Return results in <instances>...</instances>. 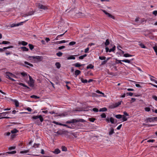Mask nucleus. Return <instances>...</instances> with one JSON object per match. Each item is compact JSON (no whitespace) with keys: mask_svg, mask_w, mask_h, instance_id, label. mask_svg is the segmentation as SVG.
<instances>
[{"mask_svg":"<svg viewBox=\"0 0 157 157\" xmlns=\"http://www.w3.org/2000/svg\"><path fill=\"white\" fill-rule=\"evenodd\" d=\"M32 119L33 120H37L39 119L41 122H42L44 121V118L41 115L33 116L32 117Z\"/></svg>","mask_w":157,"mask_h":157,"instance_id":"f257e3e1","label":"nucleus"},{"mask_svg":"<svg viewBox=\"0 0 157 157\" xmlns=\"http://www.w3.org/2000/svg\"><path fill=\"white\" fill-rule=\"evenodd\" d=\"M32 58L35 59V61H36H36L37 62L41 61L43 59V57L42 56H32Z\"/></svg>","mask_w":157,"mask_h":157,"instance_id":"f03ea898","label":"nucleus"},{"mask_svg":"<svg viewBox=\"0 0 157 157\" xmlns=\"http://www.w3.org/2000/svg\"><path fill=\"white\" fill-rule=\"evenodd\" d=\"M36 6L39 9H42L44 10H45L48 9L47 6L42 5L40 3H37Z\"/></svg>","mask_w":157,"mask_h":157,"instance_id":"7ed1b4c3","label":"nucleus"},{"mask_svg":"<svg viewBox=\"0 0 157 157\" xmlns=\"http://www.w3.org/2000/svg\"><path fill=\"white\" fill-rule=\"evenodd\" d=\"M6 77L10 79V78H11V77H16L14 75L8 72L6 73Z\"/></svg>","mask_w":157,"mask_h":157,"instance_id":"20e7f679","label":"nucleus"},{"mask_svg":"<svg viewBox=\"0 0 157 157\" xmlns=\"http://www.w3.org/2000/svg\"><path fill=\"white\" fill-rule=\"evenodd\" d=\"M103 12L106 15H107L109 17L111 18H112L114 19L115 18V17L112 16V15H111L109 13H108L106 11H105V10H102Z\"/></svg>","mask_w":157,"mask_h":157,"instance_id":"39448f33","label":"nucleus"},{"mask_svg":"<svg viewBox=\"0 0 157 157\" xmlns=\"http://www.w3.org/2000/svg\"><path fill=\"white\" fill-rule=\"evenodd\" d=\"M121 104V101H119L117 102V103H116L114 104L112 106V107L111 108H114L116 107H117L119 106V105H120Z\"/></svg>","mask_w":157,"mask_h":157,"instance_id":"423d86ee","label":"nucleus"},{"mask_svg":"<svg viewBox=\"0 0 157 157\" xmlns=\"http://www.w3.org/2000/svg\"><path fill=\"white\" fill-rule=\"evenodd\" d=\"M34 80L33 79L32 80H29V82H28L29 85L31 87H33L34 86Z\"/></svg>","mask_w":157,"mask_h":157,"instance_id":"0eeeda50","label":"nucleus"},{"mask_svg":"<svg viewBox=\"0 0 157 157\" xmlns=\"http://www.w3.org/2000/svg\"><path fill=\"white\" fill-rule=\"evenodd\" d=\"M76 119H73L71 120L70 121H67L66 122V124H71L74 123L75 122H76Z\"/></svg>","mask_w":157,"mask_h":157,"instance_id":"6e6552de","label":"nucleus"},{"mask_svg":"<svg viewBox=\"0 0 157 157\" xmlns=\"http://www.w3.org/2000/svg\"><path fill=\"white\" fill-rule=\"evenodd\" d=\"M23 22H21L20 23H18V24H13L10 25V27L11 28H12V27H14L18 26L19 25H21V24L22 23H23Z\"/></svg>","mask_w":157,"mask_h":157,"instance_id":"1a4fd4ad","label":"nucleus"},{"mask_svg":"<svg viewBox=\"0 0 157 157\" xmlns=\"http://www.w3.org/2000/svg\"><path fill=\"white\" fill-rule=\"evenodd\" d=\"M81 73V71L79 70H75V77H77L78 75Z\"/></svg>","mask_w":157,"mask_h":157,"instance_id":"9d476101","label":"nucleus"},{"mask_svg":"<svg viewBox=\"0 0 157 157\" xmlns=\"http://www.w3.org/2000/svg\"><path fill=\"white\" fill-rule=\"evenodd\" d=\"M18 84L19 85L21 86H23L24 87H25L27 89H29L30 88L27 86L25 84H23V83H22L19 82V83H18Z\"/></svg>","mask_w":157,"mask_h":157,"instance_id":"9b49d317","label":"nucleus"},{"mask_svg":"<svg viewBox=\"0 0 157 157\" xmlns=\"http://www.w3.org/2000/svg\"><path fill=\"white\" fill-rule=\"evenodd\" d=\"M114 133V129L113 128H111L110 129V131L109 132V135L110 136L112 135Z\"/></svg>","mask_w":157,"mask_h":157,"instance_id":"f8f14e48","label":"nucleus"},{"mask_svg":"<svg viewBox=\"0 0 157 157\" xmlns=\"http://www.w3.org/2000/svg\"><path fill=\"white\" fill-rule=\"evenodd\" d=\"M21 48L23 51H28L29 50V49L25 47H21Z\"/></svg>","mask_w":157,"mask_h":157,"instance_id":"ddd939ff","label":"nucleus"},{"mask_svg":"<svg viewBox=\"0 0 157 157\" xmlns=\"http://www.w3.org/2000/svg\"><path fill=\"white\" fill-rule=\"evenodd\" d=\"M133 60V59H132L130 60H128V59H124V60H122V61L123 62H124L125 63H130L131 61L132 60Z\"/></svg>","mask_w":157,"mask_h":157,"instance_id":"4468645a","label":"nucleus"},{"mask_svg":"<svg viewBox=\"0 0 157 157\" xmlns=\"http://www.w3.org/2000/svg\"><path fill=\"white\" fill-rule=\"evenodd\" d=\"M94 67V66L92 64H90L88 65L86 67L87 69H93Z\"/></svg>","mask_w":157,"mask_h":157,"instance_id":"2eb2a0df","label":"nucleus"},{"mask_svg":"<svg viewBox=\"0 0 157 157\" xmlns=\"http://www.w3.org/2000/svg\"><path fill=\"white\" fill-rule=\"evenodd\" d=\"M18 132V131L16 128H14L11 131V132L12 134Z\"/></svg>","mask_w":157,"mask_h":157,"instance_id":"dca6fc26","label":"nucleus"},{"mask_svg":"<svg viewBox=\"0 0 157 157\" xmlns=\"http://www.w3.org/2000/svg\"><path fill=\"white\" fill-rule=\"evenodd\" d=\"M107 111V109L105 107H104L100 109L99 110V112H105Z\"/></svg>","mask_w":157,"mask_h":157,"instance_id":"f3484780","label":"nucleus"},{"mask_svg":"<svg viewBox=\"0 0 157 157\" xmlns=\"http://www.w3.org/2000/svg\"><path fill=\"white\" fill-rule=\"evenodd\" d=\"M34 12L33 11H31L28 12L26 13V16L32 15L34 14Z\"/></svg>","mask_w":157,"mask_h":157,"instance_id":"a211bd4d","label":"nucleus"},{"mask_svg":"<svg viewBox=\"0 0 157 157\" xmlns=\"http://www.w3.org/2000/svg\"><path fill=\"white\" fill-rule=\"evenodd\" d=\"M153 117H151V118H148L147 119V122H151V121H154V120Z\"/></svg>","mask_w":157,"mask_h":157,"instance_id":"6ab92c4d","label":"nucleus"},{"mask_svg":"<svg viewBox=\"0 0 157 157\" xmlns=\"http://www.w3.org/2000/svg\"><path fill=\"white\" fill-rule=\"evenodd\" d=\"M73 65L76 67H79L81 66H82V64H81L78 63H77L74 64Z\"/></svg>","mask_w":157,"mask_h":157,"instance_id":"aec40b11","label":"nucleus"},{"mask_svg":"<svg viewBox=\"0 0 157 157\" xmlns=\"http://www.w3.org/2000/svg\"><path fill=\"white\" fill-rule=\"evenodd\" d=\"M13 101L15 103V106L17 107L19 106V103L18 101L17 100H14Z\"/></svg>","mask_w":157,"mask_h":157,"instance_id":"412c9836","label":"nucleus"},{"mask_svg":"<svg viewBox=\"0 0 157 157\" xmlns=\"http://www.w3.org/2000/svg\"><path fill=\"white\" fill-rule=\"evenodd\" d=\"M60 151L58 149H56L53 152L55 154H58L60 153Z\"/></svg>","mask_w":157,"mask_h":157,"instance_id":"4be33fe9","label":"nucleus"},{"mask_svg":"<svg viewBox=\"0 0 157 157\" xmlns=\"http://www.w3.org/2000/svg\"><path fill=\"white\" fill-rule=\"evenodd\" d=\"M55 65L56 67L58 68L59 69L61 67V65L60 63L59 62H57L56 63Z\"/></svg>","mask_w":157,"mask_h":157,"instance_id":"5701e85b","label":"nucleus"},{"mask_svg":"<svg viewBox=\"0 0 157 157\" xmlns=\"http://www.w3.org/2000/svg\"><path fill=\"white\" fill-rule=\"evenodd\" d=\"M114 119L112 117H111L110 118V121L111 122V123L112 124H114Z\"/></svg>","mask_w":157,"mask_h":157,"instance_id":"b1692460","label":"nucleus"},{"mask_svg":"<svg viewBox=\"0 0 157 157\" xmlns=\"http://www.w3.org/2000/svg\"><path fill=\"white\" fill-rule=\"evenodd\" d=\"M76 122H84L85 121L84 120L82 119H80L78 120L76 119Z\"/></svg>","mask_w":157,"mask_h":157,"instance_id":"393cba45","label":"nucleus"},{"mask_svg":"<svg viewBox=\"0 0 157 157\" xmlns=\"http://www.w3.org/2000/svg\"><path fill=\"white\" fill-rule=\"evenodd\" d=\"M20 44H21L23 46H26L28 44V43L25 41H22Z\"/></svg>","mask_w":157,"mask_h":157,"instance_id":"a878e982","label":"nucleus"},{"mask_svg":"<svg viewBox=\"0 0 157 157\" xmlns=\"http://www.w3.org/2000/svg\"><path fill=\"white\" fill-rule=\"evenodd\" d=\"M115 117L117 119H120L122 117V116L120 114H118L116 115Z\"/></svg>","mask_w":157,"mask_h":157,"instance_id":"bb28decb","label":"nucleus"},{"mask_svg":"<svg viewBox=\"0 0 157 157\" xmlns=\"http://www.w3.org/2000/svg\"><path fill=\"white\" fill-rule=\"evenodd\" d=\"M116 48V47L114 46L112 48L109 49V52H113L115 51Z\"/></svg>","mask_w":157,"mask_h":157,"instance_id":"cd10ccee","label":"nucleus"},{"mask_svg":"<svg viewBox=\"0 0 157 157\" xmlns=\"http://www.w3.org/2000/svg\"><path fill=\"white\" fill-rule=\"evenodd\" d=\"M62 126L66 127H67L68 128H74V127H72L71 126H69V125H67V124H63L62 125Z\"/></svg>","mask_w":157,"mask_h":157,"instance_id":"c85d7f7f","label":"nucleus"},{"mask_svg":"<svg viewBox=\"0 0 157 157\" xmlns=\"http://www.w3.org/2000/svg\"><path fill=\"white\" fill-rule=\"evenodd\" d=\"M63 54V53L60 52H58L56 54V55L59 57L61 56H62Z\"/></svg>","mask_w":157,"mask_h":157,"instance_id":"c756f323","label":"nucleus"},{"mask_svg":"<svg viewBox=\"0 0 157 157\" xmlns=\"http://www.w3.org/2000/svg\"><path fill=\"white\" fill-rule=\"evenodd\" d=\"M139 45L142 48H147L145 46L144 44L142 43H140V44H139Z\"/></svg>","mask_w":157,"mask_h":157,"instance_id":"7c9ffc66","label":"nucleus"},{"mask_svg":"<svg viewBox=\"0 0 157 157\" xmlns=\"http://www.w3.org/2000/svg\"><path fill=\"white\" fill-rule=\"evenodd\" d=\"M109 44V39H107L106 40L105 42V46H107Z\"/></svg>","mask_w":157,"mask_h":157,"instance_id":"2f4dec72","label":"nucleus"},{"mask_svg":"<svg viewBox=\"0 0 157 157\" xmlns=\"http://www.w3.org/2000/svg\"><path fill=\"white\" fill-rule=\"evenodd\" d=\"M52 123L54 124H56L57 125H61V126H62V125L63 124H61L60 123L57 122L55 121H53L52 122Z\"/></svg>","mask_w":157,"mask_h":157,"instance_id":"473e14b6","label":"nucleus"},{"mask_svg":"<svg viewBox=\"0 0 157 157\" xmlns=\"http://www.w3.org/2000/svg\"><path fill=\"white\" fill-rule=\"evenodd\" d=\"M123 56H124L125 57H127L132 56L131 55H130L128 53H125V54H124Z\"/></svg>","mask_w":157,"mask_h":157,"instance_id":"72a5a7b5","label":"nucleus"},{"mask_svg":"<svg viewBox=\"0 0 157 157\" xmlns=\"http://www.w3.org/2000/svg\"><path fill=\"white\" fill-rule=\"evenodd\" d=\"M30 97L32 98H34L35 99H39L40 98L39 97L37 96L36 95H33L30 96Z\"/></svg>","mask_w":157,"mask_h":157,"instance_id":"f704fd0d","label":"nucleus"},{"mask_svg":"<svg viewBox=\"0 0 157 157\" xmlns=\"http://www.w3.org/2000/svg\"><path fill=\"white\" fill-rule=\"evenodd\" d=\"M16 153V151H8L6 152L8 154H14Z\"/></svg>","mask_w":157,"mask_h":157,"instance_id":"c9c22d12","label":"nucleus"},{"mask_svg":"<svg viewBox=\"0 0 157 157\" xmlns=\"http://www.w3.org/2000/svg\"><path fill=\"white\" fill-rule=\"evenodd\" d=\"M67 59H75V57L73 56H71L69 57H68Z\"/></svg>","mask_w":157,"mask_h":157,"instance_id":"e433bc0d","label":"nucleus"},{"mask_svg":"<svg viewBox=\"0 0 157 157\" xmlns=\"http://www.w3.org/2000/svg\"><path fill=\"white\" fill-rule=\"evenodd\" d=\"M153 48L156 53V55H157V46L155 45Z\"/></svg>","mask_w":157,"mask_h":157,"instance_id":"4c0bfd02","label":"nucleus"},{"mask_svg":"<svg viewBox=\"0 0 157 157\" xmlns=\"http://www.w3.org/2000/svg\"><path fill=\"white\" fill-rule=\"evenodd\" d=\"M29 46L30 49H31V50H33L34 47L33 45V44H29Z\"/></svg>","mask_w":157,"mask_h":157,"instance_id":"58836bf2","label":"nucleus"},{"mask_svg":"<svg viewBox=\"0 0 157 157\" xmlns=\"http://www.w3.org/2000/svg\"><path fill=\"white\" fill-rule=\"evenodd\" d=\"M24 63L25 64H27V65H28L29 66H30L31 67H33V65L32 64H31L30 63H29V62H27V61H25L24 62Z\"/></svg>","mask_w":157,"mask_h":157,"instance_id":"ea45409f","label":"nucleus"},{"mask_svg":"<svg viewBox=\"0 0 157 157\" xmlns=\"http://www.w3.org/2000/svg\"><path fill=\"white\" fill-rule=\"evenodd\" d=\"M81 80L82 82L84 83H86L88 82V81L87 79H84L83 78H81Z\"/></svg>","mask_w":157,"mask_h":157,"instance_id":"a19ab883","label":"nucleus"},{"mask_svg":"<svg viewBox=\"0 0 157 157\" xmlns=\"http://www.w3.org/2000/svg\"><path fill=\"white\" fill-rule=\"evenodd\" d=\"M2 44H10V42L8 41H3L2 42Z\"/></svg>","mask_w":157,"mask_h":157,"instance_id":"79ce46f5","label":"nucleus"},{"mask_svg":"<svg viewBox=\"0 0 157 157\" xmlns=\"http://www.w3.org/2000/svg\"><path fill=\"white\" fill-rule=\"evenodd\" d=\"M62 151H67V148L64 146H62Z\"/></svg>","mask_w":157,"mask_h":157,"instance_id":"37998d69","label":"nucleus"},{"mask_svg":"<svg viewBox=\"0 0 157 157\" xmlns=\"http://www.w3.org/2000/svg\"><path fill=\"white\" fill-rule=\"evenodd\" d=\"M29 150H26L21 151H20V153L21 154L27 153V152H29Z\"/></svg>","mask_w":157,"mask_h":157,"instance_id":"c03bdc74","label":"nucleus"},{"mask_svg":"<svg viewBox=\"0 0 157 157\" xmlns=\"http://www.w3.org/2000/svg\"><path fill=\"white\" fill-rule=\"evenodd\" d=\"M40 145V144H34L33 145V147H35V148H36V147H38Z\"/></svg>","mask_w":157,"mask_h":157,"instance_id":"a18cd8bd","label":"nucleus"},{"mask_svg":"<svg viewBox=\"0 0 157 157\" xmlns=\"http://www.w3.org/2000/svg\"><path fill=\"white\" fill-rule=\"evenodd\" d=\"M13 48V46L11 45V46H8L7 47H5L3 48V49H4V50H6V49H9L10 48Z\"/></svg>","mask_w":157,"mask_h":157,"instance_id":"49530a36","label":"nucleus"},{"mask_svg":"<svg viewBox=\"0 0 157 157\" xmlns=\"http://www.w3.org/2000/svg\"><path fill=\"white\" fill-rule=\"evenodd\" d=\"M126 94L127 96L129 95L130 96H132L133 93L131 92H127Z\"/></svg>","mask_w":157,"mask_h":157,"instance_id":"de8ad7c7","label":"nucleus"},{"mask_svg":"<svg viewBox=\"0 0 157 157\" xmlns=\"http://www.w3.org/2000/svg\"><path fill=\"white\" fill-rule=\"evenodd\" d=\"M89 120L92 122H94L96 119L94 118H90L89 119Z\"/></svg>","mask_w":157,"mask_h":157,"instance_id":"09e8293b","label":"nucleus"},{"mask_svg":"<svg viewBox=\"0 0 157 157\" xmlns=\"http://www.w3.org/2000/svg\"><path fill=\"white\" fill-rule=\"evenodd\" d=\"M123 118V121H126L127 120V118H126L125 117L124 115L122 116Z\"/></svg>","mask_w":157,"mask_h":157,"instance_id":"8fccbe9b","label":"nucleus"},{"mask_svg":"<svg viewBox=\"0 0 157 157\" xmlns=\"http://www.w3.org/2000/svg\"><path fill=\"white\" fill-rule=\"evenodd\" d=\"M76 43L74 41H71L70 42L69 44V45L70 46H71L74 45V44H75Z\"/></svg>","mask_w":157,"mask_h":157,"instance_id":"3c124183","label":"nucleus"},{"mask_svg":"<svg viewBox=\"0 0 157 157\" xmlns=\"http://www.w3.org/2000/svg\"><path fill=\"white\" fill-rule=\"evenodd\" d=\"M10 112H3L0 113V114H2L3 116H6V113H8Z\"/></svg>","mask_w":157,"mask_h":157,"instance_id":"603ef678","label":"nucleus"},{"mask_svg":"<svg viewBox=\"0 0 157 157\" xmlns=\"http://www.w3.org/2000/svg\"><path fill=\"white\" fill-rule=\"evenodd\" d=\"M108 59L106 60H105L102 61L101 63V65H103L105 64L107 62Z\"/></svg>","mask_w":157,"mask_h":157,"instance_id":"864d4df0","label":"nucleus"},{"mask_svg":"<svg viewBox=\"0 0 157 157\" xmlns=\"http://www.w3.org/2000/svg\"><path fill=\"white\" fill-rule=\"evenodd\" d=\"M101 116L102 118H105L106 117V115L104 113H103L101 115Z\"/></svg>","mask_w":157,"mask_h":157,"instance_id":"5fc2aeb1","label":"nucleus"},{"mask_svg":"<svg viewBox=\"0 0 157 157\" xmlns=\"http://www.w3.org/2000/svg\"><path fill=\"white\" fill-rule=\"evenodd\" d=\"M145 110L146 111L149 112L150 111V108L149 107H146L145 108Z\"/></svg>","mask_w":157,"mask_h":157,"instance_id":"6e6d98bb","label":"nucleus"},{"mask_svg":"<svg viewBox=\"0 0 157 157\" xmlns=\"http://www.w3.org/2000/svg\"><path fill=\"white\" fill-rule=\"evenodd\" d=\"M96 92L98 93V94H103V96H104V94L102 92H101L100 91H99V90H97L96 91Z\"/></svg>","mask_w":157,"mask_h":157,"instance_id":"4d7b16f0","label":"nucleus"},{"mask_svg":"<svg viewBox=\"0 0 157 157\" xmlns=\"http://www.w3.org/2000/svg\"><path fill=\"white\" fill-rule=\"evenodd\" d=\"M106 58V57L105 56H99V59L101 60H105Z\"/></svg>","mask_w":157,"mask_h":157,"instance_id":"13d9d810","label":"nucleus"},{"mask_svg":"<svg viewBox=\"0 0 157 157\" xmlns=\"http://www.w3.org/2000/svg\"><path fill=\"white\" fill-rule=\"evenodd\" d=\"M152 98L156 101H157V97L155 95L152 96Z\"/></svg>","mask_w":157,"mask_h":157,"instance_id":"bf43d9fd","label":"nucleus"},{"mask_svg":"<svg viewBox=\"0 0 157 157\" xmlns=\"http://www.w3.org/2000/svg\"><path fill=\"white\" fill-rule=\"evenodd\" d=\"M21 74L23 77H25L27 75V74L24 72H21Z\"/></svg>","mask_w":157,"mask_h":157,"instance_id":"052dcab7","label":"nucleus"},{"mask_svg":"<svg viewBox=\"0 0 157 157\" xmlns=\"http://www.w3.org/2000/svg\"><path fill=\"white\" fill-rule=\"evenodd\" d=\"M93 110L94 112H97L98 111V109L97 108H94L92 109Z\"/></svg>","mask_w":157,"mask_h":157,"instance_id":"680f3d73","label":"nucleus"},{"mask_svg":"<svg viewBox=\"0 0 157 157\" xmlns=\"http://www.w3.org/2000/svg\"><path fill=\"white\" fill-rule=\"evenodd\" d=\"M155 140H147V142H153L155 141Z\"/></svg>","mask_w":157,"mask_h":157,"instance_id":"e2e57ef3","label":"nucleus"},{"mask_svg":"<svg viewBox=\"0 0 157 157\" xmlns=\"http://www.w3.org/2000/svg\"><path fill=\"white\" fill-rule=\"evenodd\" d=\"M10 134V132H7L4 134V135L6 136H9Z\"/></svg>","mask_w":157,"mask_h":157,"instance_id":"0e129e2a","label":"nucleus"},{"mask_svg":"<svg viewBox=\"0 0 157 157\" xmlns=\"http://www.w3.org/2000/svg\"><path fill=\"white\" fill-rule=\"evenodd\" d=\"M65 48V46H62L60 47H59L58 48V49L59 50H61L62 49L64 48Z\"/></svg>","mask_w":157,"mask_h":157,"instance_id":"69168bd1","label":"nucleus"},{"mask_svg":"<svg viewBox=\"0 0 157 157\" xmlns=\"http://www.w3.org/2000/svg\"><path fill=\"white\" fill-rule=\"evenodd\" d=\"M15 148V147H10L9 148V150H11L12 149H14Z\"/></svg>","mask_w":157,"mask_h":157,"instance_id":"338daca9","label":"nucleus"},{"mask_svg":"<svg viewBox=\"0 0 157 157\" xmlns=\"http://www.w3.org/2000/svg\"><path fill=\"white\" fill-rule=\"evenodd\" d=\"M153 14L156 16L157 14V11L155 10L153 12Z\"/></svg>","mask_w":157,"mask_h":157,"instance_id":"774afa93","label":"nucleus"}]
</instances>
